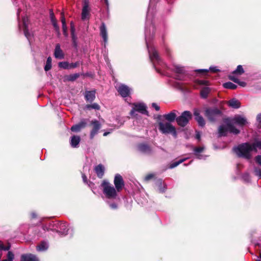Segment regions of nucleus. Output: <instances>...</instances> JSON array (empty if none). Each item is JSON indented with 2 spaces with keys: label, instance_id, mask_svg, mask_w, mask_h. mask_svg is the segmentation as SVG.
<instances>
[{
  "label": "nucleus",
  "instance_id": "obj_15",
  "mask_svg": "<svg viewBox=\"0 0 261 261\" xmlns=\"http://www.w3.org/2000/svg\"><path fill=\"white\" fill-rule=\"evenodd\" d=\"M23 30L25 36L30 40L32 34L29 31V19L27 17L24 16L22 18Z\"/></svg>",
  "mask_w": 261,
  "mask_h": 261
},
{
  "label": "nucleus",
  "instance_id": "obj_7",
  "mask_svg": "<svg viewBox=\"0 0 261 261\" xmlns=\"http://www.w3.org/2000/svg\"><path fill=\"white\" fill-rule=\"evenodd\" d=\"M192 118V114L190 111H185L182 112L180 116L177 117L176 121L178 125L184 127Z\"/></svg>",
  "mask_w": 261,
  "mask_h": 261
},
{
  "label": "nucleus",
  "instance_id": "obj_20",
  "mask_svg": "<svg viewBox=\"0 0 261 261\" xmlns=\"http://www.w3.org/2000/svg\"><path fill=\"white\" fill-rule=\"evenodd\" d=\"M54 56L56 58L59 59H63L64 58V54L62 50L61 49L60 45L59 44H57L56 45Z\"/></svg>",
  "mask_w": 261,
  "mask_h": 261
},
{
  "label": "nucleus",
  "instance_id": "obj_58",
  "mask_svg": "<svg viewBox=\"0 0 261 261\" xmlns=\"http://www.w3.org/2000/svg\"><path fill=\"white\" fill-rule=\"evenodd\" d=\"M71 34L72 33H74V29L73 26L72 25V22H71Z\"/></svg>",
  "mask_w": 261,
  "mask_h": 261
},
{
  "label": "nucleus",
  "instance_id": "obj_16",
  "mask_svg": "<svg viewBox=\"0 0 261 261\" xmlns=\"http://www.w3.org/2000/svg\"><path fill=\"white\" fill-rule=\"evenodd\" d=\"M93 125V128L90 132V138L93 139L94 136L97 134L98 130L101 127V125L98 121L96 120H92L91 122Z\"/></svg>",
  "mask_w": 261,
  "mask_h": 261
},
{
  "label": "nucleus",
  "instance_id": "obj_2",
  "mask_svg": "<svg viewBox=\"0 0 261 261\" xmlns=\"http://www.w3.org/2000/svg\"><path fill=\"white\" fill-rule=\"evenodd\" d=\"M253 148L254 147L251 143H245L234 147L233 150L238 156L248 160L252 156L251 153Z\"/></svg>",
  "mask_w": 261,
  "mask_h": 261
},
{
  "label": "nucleus",
  "instance_id": "obj_3",
  "mask_svg": "<svg viewBox=\"0 0 261 261\" xmlns=\"http://www.w3.org/2000/svg\"><path fill=\"white\" fill-rule=\"evenodd\" d=\"M158 122L159 130L163 134H171L175 138L177 137V134L176 128L169 122L159 119Z\"/></svg>",
  "mask_w": 261,
  "mask_h": 261
},
{
  "label": "nucleus",
  "instance_id": "obj_50",
  "mask_svg": "<svg viewBox=\"0 0 261 261\" xmlns=\"http://www.w3.org/2000/svg\"><path fill=\"white\" fill-rule=\"evenodd\" d=\"M110 207L113 210L116 209L117 208V205L116 203H113L110 204Z\"/></svg>",
  "mask_w": 261,
  "mask_h": 261
},
{
  "label": "nucleus",
  "instance_id": "obj_35",
  "mask_svg": "<svg viewBox=\"0 0 261 261\" xmlns=\"http://www.w3.org/2000/svg\"><path fill=\"white\" fill-rule=\"evenodd\" d=\"M187 159L188 158H185V159H180V160H179L178 161H176V162H175L172 163L170 165L169 168L172 169V168H174L176 167L178 165H179L180 164L182 163L185 161H186Z\"/></svg>",
  "mask_w": 261,
  "mask_h": 261
},
{
  "label": "nucleus",
  "instance_id": "obj_11",
  "mask_svg": "<svg viewBox=\"0 0 261 261\" xmlns=\"http://www.w3.org/2000/svg\"><path fill=\"white\" fill-rule=\"evenodd\" d=\"M198 83L200 85L204 86L201 90L200 95L202 98H206L211 91V89L207 86L208 82L205 80H199Z\"/></svg>",
  "mask_w": 261,
  "mask_h": 261
},
{
  "label": "nucleus",
  "instance_id": "obj_22",
  "mask_svg": "<svg viewBox=\"0 0 261 261\" xmlns=\"http://www.w3.org/2000/svg\"><path fill=\"white\" fill-rule=\"evenodd\" d=\"M100 35L102 38L105 43L106 44L108 41V33L106 25L102 23L100 27Z\"/></svg>",
  "mask_w": 261,
  "mask_h": 261
},
{
  "label": "nucleus",
  "instance_id": "obj_33",
  "mask_svg": "<svg viewBox=\"0 0 261 261\" xmlns=\"http://www.w3.org/2000/svg\"><path fill=\"white\" fill-rule=\"evenodd\" d=\"M223 87L226 89H235L237 86L230 82H226L223 84Z\"/></svg>",
  "mask_w": 261,
  "mask_h": 261
},
{
  "label": "nucleus",
  "instance_id": "obj_55",
  "mask_svg": "<svg viewBox=\"0 0 261 261\" xmlns=\"http://www.w3.org/2000/svg\"><path fill=\"white\" fill-rule=\"evenodd\" d=\"M256 119L258 122L261 123V113L257 116Z\"/></svg>",
  "mask_w": 261,
  "mask_h": 261
},
{
  "label": "nucleus",
  "instance_id": "obj_23",
  "mask_svg": "<svg viewBox=\"0 0 261 261\" xmlns=\"http://www.w3.org/2000/svg\"><path fill=\"white\" fill-rule=\"evenodd\" d=\"M204 149V147L203 146L198 147H194L193 148V150L194 151V154L196 156L197 158L198 159H205L206 155L200 154V153L202 152Z\"/></svg>",
  "mask_w": 261,
  "mask_h": 261
},
{
  "label": "nucleus",
  "instance_id": "obj_18",
  "mask_svg": "<svg viewBox=\"0 0 261 261\" xmlns=\"http://www.w3.org/2000/svg\"><path fill=\"white\" fill-rule=\"evenodd\" d=\"M232 123L243 126L247 123V121L244 117L240 115H236L232 119Z\"/></svg>",
  "mask_w": 261,
  "mask_h": 261
},
{
  "label": "nucleus",
  "instance_id": "obj_38",
  "mask_svg": "<svg viewBox=\"0 0 261 261\" xmlns=\"http://www.w3.org/2000/svg\"><path fill=\"white\" fill-rule=\"evenodd\" d=\"M253 147V151H256V148H258L259 149H261V141H255L254 143L251 144Z\"/></svg>",
  "mask_w": 261,
  "mask_h": 261
},
{
  "label": "nucleus",
  "instance_id": "obj_63",
  "mask_svg": "<svg viewBox=\"0 0 261 261\" xmlns=\"http://www.w3.org/2000/svg\"><path fill=\"white\" fill-rule=\"evenodd\" d=\"M110 134V132H105L104 134H103V136H107L108 134Z\"/></svg>",
  "mask_w": 261,
  "mask_h": 261
},
{
  "label": "nucleus",
  "instance_id": "obj_31",
  "mask_svg": "<svg viewBox=\"0 0 261 261\" xmlns=\"http://www.w3.org/2000/svg\"><path fill=\"white\" fill-rule=\"evenodd\" d=\"M48 245L46 242H42L37 246L38 251H44L48 249Z\"/></svg>",
  "mask_w": 261,
  "mask_h": 261
},
{
  "label": "nucleus",
  "instance_id": "obj_62",
  "mask_svg": "<svg viewBox=\"0 0 261 261\" xmlns=\"http://www.w3.org/2000/svg\"><path fill=\"white\" fill-rule=\"evenodd\" d=\"M31 216H32V218H34L36 217V214L35 213H32Z\"/></svg>",
  "mask_w": 261,
  "mask_h": 261
},
{
  "label": "nucleus",
  "instance_id": "obj_9",
  "mask_svg": "<svg viewBox=\"0 0 261 261\" xmlns=\"http://www.w3.org/2000/svg\"><path fill=\"white\" fill-rule=\"evenodd\" d=\"M173 70L175 72L174 78L175 79L180 81L185 80L187 76V74L184 67L178 65H174Z\"/></svg>",
  "mask_w": 261,
  "mask_h": 261
},
{
  "label": "nucleus",
  "instance_id": "obj_19",
  "mask_svg": "<svg viewBox=\"0 0 261 261\" xmlns=\"http://www.w3.org/2000/svg\"><path fill=\"white\" fill-rule=\"evenodd\" d=\"M194 115L195 116V118L198 124L200 126H203L205 125V121L203 118L200 115V112L197 109H195L194 111Z\"/></svg>",
  "mask_w": 261,
  "mask_h": 261
},
{
  "label": "nucleus",
  "instance_id": "obj_44",
  "mask_svg": "<svg viewBox=\"0 0 261 261\" xmlns=\"http://www.w3.org/2000/svg\"><path fill=\"white\" fill-rule=\"evenodd\" d=\"M229 79L234 82L236 83H237L238 82H239V80L234 75H230L229 76Z\"/></svg>",
  "mask_w": 261,
  "mask_h": 261
},
{
  "label": "nucleus",
  "instance_id": "obj_13",
  "mask_svg": "<svg viewBox=\"0 0 261 261\" xmlns=\"http://www.w3.org/2000/svg\"><path fill=\"white\" fill-rule=\"evenodd\" d=\"M177 113L178 112L176 110H173L168 114L163 115L162 116H159L158 118L159 119H160L161 117H163L166 120H167V122H169L171 123L176 120Z\"/></svg>",
  "mask_w": 261,
  "mask_h": 261
},
{
  "label": "nucleus",
  "instance_id": "obj_59",
  "mask_svg": "<svg viewBox=\"0 0 261 261\" xmlns=\"http://www.w3.org/2000/svg\"><path fill=\"white\" fill-rule=\"evenodd\" d=\"M20 9H18V10H17V19L18 20H19V13L20 12Z\"/></svg>",
  "mask_w": 261,
  "mask_h": 261
},
{
  "label": "nucleus",
  "instance_id": "obj_39",
  "mask_svg": "<svg viewBox=\"0 0 261 261\" xmlns=\"http://www.w3.org/2000/svg\"><path fill=\"white\" fill-rule=\"evenodd\" d=\"M80 76L79 73H75L71 74L68 77V80L70 81H73Z\"/></svg>",
  "mask_w": 261,
  "mask_h": 261
},
{
  "label": "nucleus",
  "instance_id": "obj_46",
  "mask_svg": "<svg viewBox=\"0 0 261 261\" xmlns=\"http://www.w3.org/2000/svg\"><path fill=\"white\" fill-rule=\"evenodd\" d=\"M80 65L79 62H76L73 63H69V69L74 68Z\"/></svg>",
  "mask_w": 261,
  "mask_h": 261
},
{
  "label": "nucleus",
  "instance_id": "obj_57",
  "mask_svg": "<svg viewBox=\"0 0 261 261\" xmlns=\"http://www.w3.org/2000/svg\"><path fill=\"white\" fill-rule=\"evenodd\" d=\"M82 178H83L84 182L85 183L87 182V177H86V175L84 174H83Z\"/></svg>",
  "mask_w": 261,
  "mask_h": 261
},
{
  "label": "nucleus",
  "instance_id": "obj_32",
  "mask_svg": "<svg viewBox=\"0 0 261 261\" xmlns=\"http://www.w3.org/2000/svg\"><path fill=\"white\" fill-rule=\"evenodd\" d=\"M244 73V69L242 65H239L237 66L236 69L232 72L233 74L241 75Z\"/></svg>",
  "mask_w": 261,
  "mask_h": 261
},
{
  "label": "nucleus",
  "instance_id": "obj_49",
  "mask_svg": "<svg viewBox=\"0 0 261 261\" xmlns=\"http://www.w3.org/2000/svg\"><path fill=\"white\" fill-rule=\"evenodd\" d=\"M62 28H63V33H64V35H67V28L66 24H62Z\"/></svg>",
  "mask_w": 261,
  "mask_h": 261
},
{
  "label": "nucleus",
  "instance_id": "obj_5",
  "mask_svg": "<svg viewBox=\"0 0 261 261\" xmlns=\"http://www.w3.org/2000/svg\"><path fill=\"white\" fill-rule=\"evenodd\" d=\"M132 105L133 108L130 112V115L131 116L137 118L138 114H137V112L148 116V112L147 111V107L144 103L142 102L134 103Z\"/></svg>",
  "mask_w": 261,
  "mask_h": 261
},
{
  "label": "nucleus",
  "instance_id": "obj_47",
  "mask_svg": "<svg viewBox=\"0 0 261 261\" xmlns=\"http://www.w3.org/2000/svg\"><path fill=\"white\" fill-rule=\"evenodd\" d=\"M91 109H95V110H99L100 107L96 103H93L91 105Z\"/></svg>",
  "mask_w": 261,
  "mask_h": 261
},
{
  "label": "nucleus",
  "instance_id": "obj_6",
  "mask_svg": "<svg viewBox=\"0 0 261 261\" xmlns=\"http://www.w3.org/2000/svg\"><path fill=\"white\" fill-rule=\"evenodd\" d=\"M222 112L218 108H208L205 112V115L211 121H215L222 117Z\"/></svg>",
  "mask_w": 261,
  "mask_h": 261
},
{
  "label": "nucleus",
  "instance_id": "obj_36",
  "mask_svg": "<svg viewBox=\"0 0 261 261\" xmlns=\"http://www.w3.org/2000/svg\"><path fill=\"white\" fill-rule=\"evenodd\" d=\"M59 67L61 68L68 69H69V63L67 62H61L59 63Z\"/></svg>",
  "mask_w": 261,
  "mask_h": 261
},
{
  "label": "nucleus",
  "instance_id": "obj_34",
  "mask_svg": "<svg viewBox=\"0 0 261 261\" xmlns=\"http://www.w3.org/2000/svg\"><path fill=\"white\" fill-rule=\"evenodd\" d=\"M51 57H49L47 59V61L46 62V64L44 67V70L46 71H48L50 70L51 68Z\"/></svg>",
  "mask_w": 261,
  "mask_h": 261
},
{
  "label": "nucleus",
  "instance_id": "obj_60",
  "mask_svg": "<svg viewBox=\"0 0 261 261\" xmlns=\"http://www.w3.org/2000/svg\"><path fill=\"white\" fill-rule=\"evenodd\" d=\"M42 228L44 230V231H46V230L47 231L49 230V229L46 226H43Z\"/></svg>",
  "mask_w": 261,
  "mask_h": 261
},
{
  "label": "nucleus",
  "instance_id": "obj_61",
  "mask_svg": "<svg viewBox=\"0 0 261 261\" xmlns=\"http://www.w3.org/2000/svg\"><path fill=\"white\" fill-rule=\"evenodd\" d=\"M86 108L88 110L91 109V105H88L86 106Z\"/></svg>",
  "mask_w": 261,
  "mask_h": 261
},
{
  "label": "nucleus",
  "instance_id": "obj_53",
  "mask_svg": "<svg viewBox=\"0 0 261 261\" xmlns=\"http://www.w3.org/2000/svg\"><path fill=\"white\" fill-rule=\"evenodd\" d=\"M196 138L199 140H200V137H201V134L200 133V132H196V136H195Z\"/></svg>",
  "mask_w": 261,
  "mask_h": 261
},
{
  "label": "nucleus",
  "instance_id": "obj_21",
  "mask_svg": "<svg viewBox=\"0 0 261 261\" xmlns=\"http://www.w3.org/2000/svg\"><path fill=\"white\" fill-rule=\"evenodd\" d=\"M20 261H39V259L35 255L24 254L21 255Z\"/></svg>",
  "mask_w": 261,
  "mask_h": 261
},
{
  "label": "nucleus",
  "instance_id": "obj_41",
  "mask_svg": "<svg viewBox=\"0 0 261 261\" xmlns=\"http://www.w3.org/2000/svg\"><path fill=\"white\" fill-rule=\"evenodd\" d=\"M254 171L255 175L258 176V177L261 178V169L257 167H254Z\"/></svg>",
  "mask_w": 261,
  "mask_h": 261
},
{
  "label": "nucleus",
  "instance_id": "obj_42",
  "mask_svg": "<svg viewBox=\"0 0 261 261\" xmlns=\"http://www.w3.org/2000/svg\"><path fill=\"white\" fill-rule=\"evenodd\" d=\"M71 36H72V40L73 46L75 47H77V42H76L77 38H76L75 34H74V33H72Z\"/></svg>",
  "mask_w": 261,
  "mask_h": 261
},
{
  "label": "nucleus",
  "instance_id": "obj_14",
  "mask_svg": "<svg viewBox=\"0 0 261 261\" xmlns=\"http://www.w3.org/2000/svg\"><path fill=\"white\" fill-rule=\"evenodd\" d=\"M90 15V9L88 0H84V5L82 12V19L85 20L88 18Z\"/></svg>",
  "mask_w": 261,
  "mask_h": 261
},
{
  "label": "nucleus",
  "instance_id": "obj_29",
  "mask_svg": "<svg viewBox=\"0 0 261 261\" xmlns=\"http://www.w3.org/2000/svg\"><path fill=\"white\" fill-rule=\"evenodd\" d=\"M156 184L158 187V190L160 193L165 192L166 190V185L164 182H163L162 179H158L156 181Z\"/></svg>",
  "mask_w": 261,
  "mask_h": 261
},
{
  "label": "nucleus",
  "instance_id": "obj_8",
  "mask_svg": "<svg viewBox=\"0 0 261 261\" xmlns=\"http://www.w3.org/2000/svg\"><path fill=\"white\" fill-rule=\"evenodd\" d=\"M228 131H229L230 132L234 134H238L240 133V130L236 128L231 124H227L226 126L224 125H221L219 126L218 129L220 136H225Z\"/></svg>",
  "mask_w": 261,
  "mask_h": 261
},
{
  "label": "nucleus",
  "instance_id": "obj_56",
  "mask_svg": "<svg viewBox=\"0 0 261 261\" xmlns=\"http://www.w3.org/2000/svg\"><path fill=\"white\" fill-rule=\"evenodd\" d=\"M61 22H62V24H66V20H65V18L64 17V16H62V18H61Z\"/></svg>",
  "mask_w": 261,
  "mask_h": 261
},
{
  "label": "nucleus",
  "instance_id": "obj_64",
  "mask_svg": "<svg viewBox=\"0 0 261 261\" xmlns=\"http://www.w3.org/2000/svg\"><path fill=\"white\" fill-rule=\"evenodd\" d=\"M2 261H8V260L6 259H3Z\"/></svg>",
  "mask_w": 261,
  "mask_h": 261
},
{
  "label": "nucleus",
  "instance_id": "obj_17",
  "mask_svg": "<svg viewBox=\"0 0 261 261\" xmlns=\"http://www.w3.org/2000/svg\"><path fill=\"white\" fill-rule=\"evenodd\" d=\"M88 121V119L82 120L78 124L74 125L71 127V131L73 132H80L82 129L85 128L86 126Z\"/></svg>",
  "mask_w": 261,
  "mask_h": 261
},
{
  "label": "nucleus",
  "instance_id": "obj_30",
  "mask_svg": "<svg viewBox=\"0 0 261 261\" xmlns=\"http://www.w3.org/2000/svg\"><path fill=\"white\" fill-rule=\"evenodd\" d=\"M68 225L66 223H61L60 224V232H61L62 235H66L67 234L68 230Z\"/></svg>",
  "mask_w": 261,
  "mask_h": 261
},
{
  "label": "nucleus",
  "instance_id": "obj_4",
  "mask_svg": "<svg viewBox=\"0 0 261 261\" xmlns=\"http://www.w3.org/2000/svg\"><path fill=\"white\" fill-rule=\"evenodd\" d=\"M102 191L106 197L108 199H116L118 192L115 188L109 182L106 180L102 181L101 184Z\"/></svg>",
  "mask_w": 261,
  "mask_h": 261
},
{
  "label": "nucleus",
  "instance_id": "obj_37",
  "mask_svg": "<svg viewBox=\"0 0 261 261\" xmlns=\"http://www.w3.org/2000/svg\"><path fill=\"white\" fill-rule=\"evenodd\" d=\"M209 70H210V71H211L212 72H215L217 71L218 70L216 68V67H211L209 68ZM208 71V70H207V69H199V70H197L198 72H202V73H206Z\"/></svg>",
  "mask_w": 261,
  "mask_h": 261
},
{
  "label": "nucleus",
  "instance_id": "obj_1",
  "mask_svg": "<svg viewBox=\"0 0 261 261\" xmlns=\"http://www.w3.org/2000/svg\"><path fill=\"white\" fill-rule=\"evenodd\" d=\"M152 0H150V2ZM151 8V3L149 4L148 7V11L146 15V22L145 27V40L146 44L148 49V54L149 55V58L151 61L152 62L153 65L158 72H160L159 69L156 67L157 65H164V63L161 60L159 54L152 46L150 42L151 39L153 38L154 34V26L152 22V16L150 14V10Z\"/></svg>",
  "mask_w": 261,
  "mask_h": 261
},
{
  "label": "nucleus",
  "instance_id": "obj_40",
  "mask_svg": "<svg viewBox=\"0 0 261 261\" xmlns=\"http://www.w3.org/2000/svg\"><path fill=\"white\" fill-rule=\"evenodd\" d=\"M7 260L8 261H13L14 258V255L11 251H9L7 254Z\"/></svg>",
  "mask_w": 261,
  "mask_h": 261
},
{
  "label": "nucleus",
  "instance_id": "obj_48",
  "mask_svg": "<svg viewBox=\"0 0 261 261\" xmlns=\"http://www.w3.org/2000/svg\"><path fill=\"white\" fill-rule=\"evenodd\" d=\"M255 160L261 166V155H257L255 158Z\"/></svg>",
  "mask_w": 261,
  "mask_h": 261
},
{
  "label": "nucleus",
  "instance_id": "obj_43",
  "mask_svg": "<svg viewBox=\"0 0 261 261\" xmlns=\"http://www.w3.org/2000/svg\"><path fill=\"white\" fill-rule=\"evenodd\" d=\"M51 23L54 26V27L55 28V30L57 31H59V27H58V24H57V21L56 19H54V20H51Z\"/></svg>",
  "mask_w": 261,
  "mask_h": 261
},
{
  "label": "nucleus",
  "instance_id": "obj_28",
  "mask_svg": "<svg viewBox=\"0 0 261 261\" xmlns=\"http://www.w3.org/2000/svg\"><path fill=\"white\" fill-rule=\"evenodd\" d=\"M138 150L144 153H148L151 152L150 147L145 144H141L138 146Z\"/></svg>",
  "mask_w": 261,
  "mask_h": 261
},
{
  "label": "nucleus",
  "instance_id": "obj_25",
  "mask_svg": "<svg viewBox=\"0 0 261 261\" xmlns=\"http://www.w3.org/2000/svg\"><path fill=\"white\" fill-rule=\"evenodd\" d=\"M85 97L87 101L92 102L95 98V91H86L85 93Z\"/></svg>",
  "mask_w": 261,
  "mask_h": 261
},
{
  "label": "nucleus",
  "instance_id": "obj_26",
  "mask_svg": "<svg viewBox=\"0 0 261 261\" xmlns=\"http://www.w3.org/2000/svg\"><path fill=\"white\" fill-rule=\"evenodd\" d=\"M227 103L230 107L233 109H238L241 106L240 101L235 98L230 99L227 102Z\"/></svg>",
  "mask_w": 261,
  "mask_h": 261
},
{
  "label": "nucleus",
  "instance_id": "obj_27",
  "mask_svg": "<svg viewBox=\"0 0 261 261\" xmlns=\"http://www.w3.org/2000/svg\"><path fill=\"white\" fill-rule=\"evenodd\" d=\"M95 171L97 176L101 178L104 174L105 168L102 165L99 164L95 167Z\"/></svg>",
  "mask_w": 261,
  "mask_h": 261
},
{
  "label": "nucleus",
  "instance_id": "obj_12",
  "mask_svg": "<svg viewBox=\"0 0 261 261\" xmlns=\"http://www.w3.org/2000/svg\"><path fill=\"white\" fill-rule=\"evenodd\" d=\"M114 183L115 188L118 192H119L124 186V182L122 177L119 174H117L115 175Z\"/></svg>",
  "mask_w": 261,
  "mask_h": 261
},
{
  "label": "nucleus",
  "instance_id": "obj_51",
  "mask_svg": "<svg viewBox=\"0 0 261 261\" xmlns=\"http://www.w3.org/2000/svg\"><path fill=\"white\" fill-rule=\"evenodd\" d=\"M152 107H153V108H154L155 109V110H156V111H159V110H160V107H159L158 105H156V103H152Z\"/></svg>",
  "mask_w": 261,
  "mask_h": 261
},
{
  "label": "nucleus",
  "instance_id": "obj_10",
  "mask_svg": "<svg viewBox=\"0 0 261 261\" xmlns=\"http://www.w3.org/2000/svg\"><path fill=\"white\" fill-rule=\"evenodd\" d=\"M115 87L118 93L123 97H126L129 96L130 93L131 89L124 84H117Z\"/></svg>",
  "mask_w": 261,
  "mask_h": 261
},
{
  "label": "nucleus",
  "instance_id": "obj_24",
  "mask_svg": "<svg viewBox=\"0 0 261 261\" xmlns=\"http://www.w3.org/2000/svg\"><path fill=\"white\" fill-rule=\"evenodd\" d=\"M81 138L80 136H73L71 137L70 143L72 147L76 148L78 147Z\"/></svg>",
  "mask_w": 261,
  "mask_h": 261
},
{
  "label": "nucleus",
  "instance_id": "obj_52",
  "mask_svg": "<svg viewBox=\"0 0 261 261\" xmlns=\"http://www.w3.org/2000/svg\"><path fill=\"white\" fill-rule=\"evenodd\" d=\"M50 19L51 20H52L53 19L54 20V19H56L55 18V16H54V14L53 13V11L52 10H50Z\"/></svg>",
  "mask_w": 261,
  "mask_h": 261
},
{
  "label": "nucleus",
  "instance_id": "obj_45",
  "mask_svg": "<svg viewBox=\"0 0 261 261\" xmlns=\"http://www.w3.org/2000/svg\"><path fill=\"white\" fill-rule=\"evenodd\" d=\"M154 174H152V173L149 174L145 177L144 179L145 181H147L149 180L150 179L153 178L154 177Z\"/></svg>",
  "mask_w": 261,
  "mask_h": 261
},
{
  "label": "nucleus",
  "instance_id": "obj_54",
  "mask_svg": "<svg viewBox=\"0 0 261 261\" xmlns=\"http://www.w3.org/2000/svg\"><path fill=\"white\" fill-rule=\"evenodd\" d=\"M237 84H238L239 85H240L242 87H245L246 85V83L244 82H240L239 81V82H238Z\"/></svg>",
  "mask_w": 261,
  "mask_h": 261
}]
</instances>
